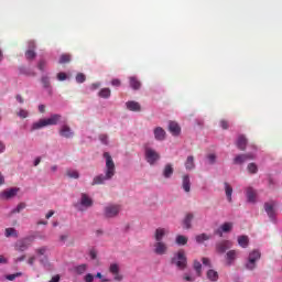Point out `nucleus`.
<instances>
[{
  "label": "nucleus",
  "mask_w": 282,
  "mask_h": 282,
  "mask_svg": "<svg viewBox=\"0 0 282 282\" xmlns=\"http://www.w3.org/2000/svg\"><path fill=\"white\" fill-rule=\"evenodd\" d=\"M104 158L106 160V170L105 174H99L93 178L91 186H98L100 184H105V182H109V180H113V175H116V163L111 158L109 152L104 153Z\"/></svg>",
  "instance_id": "obj_1"
},
{
  "label": "nucleus",
  "mask_w": 282,
  "mask_h": 282,
  "mask_svg": "<svg viewBox=\"0 0 282 282\" xmlns=\"http://www.w3.org/2000/svg\"><path fill=\"white\" fill-rule=\"evenodd\" d=\"M63 116L58 113L51 115L47 119H40L37 122H34L31 127V131H37L39 129H43V127H52L58 124Z\"/></svg>",
  "instance_id": "obj_2"
},
{
  "label": "nucleus",
  "mask_w": 282,
  "mask_h": 282,
  "mask_svg": "<svg viewBox=\"0 0 282 282\" xmlns=\"http://www.w3.org/2000/svg\"><path fill=\"white\" fill-rule=\"evenodd\" d=\"M172 265H176L178 270H186L188 265V259L186 258V251L184 249L174 253L171 260Z\"/></svg>",
  "instance_id": "obj_3"
},
{
  "label": "nucleus",
  "mask_w": 282,
  "mask_h": 282,
  "mask_svg": "<svg viewBox=\"0 0 282 282\" xmlns=\"http://www.w3.org/2000/svg\"><path fill=\"white\" fill-rule=\"evenodd\" d=\"M120 210H122V206L118 204H109L106 207H104V217L106 219H113L118 215H120Z\"/></svg>",
  "instance_id": "obj_4"
},
{
  "label": "nucleus",
  "mask_w": 282,
  "mask_h": 282,
  "mask_svg": "<svg viewBox=\"0 0 282 282\" xmlns=\"http://www.w3.org/2000/svg\"><path fill=\"white\" fill-rule=\"evenodd\" d=\"M261 259V251L253 250L249 253L248 261L246 263L247 270H254L257 268V261Z\"/></svg>",
  "instance_id": "obj_5"
},
{
  "label": "nucleus",
  "mask_w": 282,
  "mask_h": 282,
  "mask_svg": "<svg viewBox=\"0 0 282 282\" xmlns=\"http://www.w3.org/2000/svg\"><path fill=\"white\" fill-rule=\"evenodd\" d=\"M145 160L148 164L153 166L160 160V153L151 148H145Z\"/></svg>",
  "instance_id": "obj_6"
},
{
  "label": "nucleus",
  "mask_w": 282,
  "mask_h": 282,
  "mask_svg": "<svg viewBox=\"0 0 282 282\" xmlns=\"http://www.w3.org/2000/svg\"><path fill=\"white\" fill-rule=\"evenodd\" d=\"M153 252L155 254H159L160 257L166 254V252H169V245H166V242L164 241H160V242H154L153 245Z\"/></svg>",
  "instance_id": "obj_7"
},
{
  "label": "nucleus",
  "mask_w": 282,
  "mask_h": 282,
  "mask_svg": "<svg viewBox=\"0 0 282 282\" xmlns=\"http://www.w3.org/2000/svg\"><path fill=\"white\" fill-rule=\"evenodd\" d=\"M230 248H232V241L230 240H223L216 243V252L218 254H224L226 250H230Z\"/></svg>",
  "instance_id": "obj_8"
},
{
  "label": "nucleus",
  "mask_w": 282,
  "mask_h": 282,
  "mask_svg": "<svg viewBox=\"0 0 282 282\" xmlns=\"http://www.w3.org/2000/svg\"><path fill=\"white\" fill-rule=\"evenodd\" d=\"M237 257H239V251L235 249L227 251L225 254L226 265H234L235 261H237Z\"/></svg>",
  "instance_id": "obj_9"
},
{
  "label": "nucleus",
  "mask_w": 282,
  "mask_h": 282,
  "mask_svg": "<svg viewBox=\"0 0 282 282\" xmlns=\"http://www.w3.org/2000/svg\"><path fill=\"white\" fill-rule=\"evenodd\" d=\"M109 272L113 275L115 281H122V274H120V265L118 263H111Z\"/></svg>",
  "instance_id": "obj_10"
},
{
  "label": "nucleus",
  "mask_w": 282,
  "mask_h": 282,
  "mask_svg": "<svg viewBox=\"0 0 282 282\" xmlns=\"http://www.w3.org/2000/svg\"><path fill=\"white\" fill-rule=\"evenodd\" d=\"M30 243H32V240L30 238L20 240L15 245V250H18V252H25V250L30 248Z\"/></svg>",
  "instance_id": "obj_11"
},
{
  "label": "nucleus",
  "mask_w": 282,
  "mask_h": 282,
  "mask_svg": "<svg viewBox=\"0 0 282 282\" xmlns=\"http://www.w3.org/2000/svg\"><path fill=\"white\" fill-rule=\"evenodd\" d=\"M248 160H254V154L252 153L238 154L234 159V164H243V162H248Z\"/></svg>",
  "instance_id": "obj_12"
},
{
  "label": "nucleus",
  "mask_w": 282,
  "mask_h": 282,
  "mask_svg": "<svg viewBox=\"0 0 282 282\" xmlns=\"http://www.w3.org/2000/svg\"><path fill=\"white\" fill-rule=\"evenodd\" d=\"M59 135L66 139L74 138V131H72L69 126L63 124L59 129Z\"/></svg>",
  "instance_id": "obj_13"
},
{
  "label": "nucleus",
  "mask_w": 282,
  "mask_h": 282,
  "mask_svg": "<svg viewBox=\"0 0 282 282\" xmlns=\"http://www.w3.org/2000/svg\"><path fill=\"white\" fill-rule=\"evenodd\" d=\"M169 131L172 133V135L177 137L182 133V128L180 124L175 121H170L169 123Z\"/></svg>",
  "instance_id": "obj_14"
},
{
  "label": "nucleus",
  "mask_w": 282,
  "mask_h": 282,
  "mask_svg": "<svg viewBox=\"0 0 282 282\" xmlns=\"http://www.w3.org/2000/svg\"><path fill=\"white\" fill-rule=\"evenodd\" d=\"M80 206L84 208H91V206H94V199H91L89 195L83 193L80 198Z\"/></svg>",
  "instance_id": "obj_15"
},
{
  "label": "nucleus",
  "mask_w": 282,
  "mask_h": 282,
  "mask_svg": "<svg viewBox=\"0 0 282 282\" xmlns=\"http://www.w3.org/2000/svg\"><path fill=\"white\" fill-rule=\"evenodd\" d=\"M236 145H237V149H239V151H245L246 147H248V139H246V135L240 134L236 142Z\"/></svg>",
  "instance_id": "obj_16"
},
{
  "label": "nucleus",
  "mask_w": 282,
  "mask_h": 282,
  "mask_svg": "<svg viewBox=\"0 0 282 282\" xmlns=\"http://www.w3.org/2000/svg\"><path fill=\"white\" fill-rule=\"evenodd\" d=\"M154 138L160 142H162L163 140H166V131L162 129V127H156L154 129Z\"/></svg>",
  "instance_id": "obj_17"
},
{
  "label": "nucleus",
  "mask_w": 282,
  "mask_h": 282,
  "mask_svg": "<svg viewBox=\"0 0 282 282\" xmlns=\"http://www.w3.org/2000/svg\"><path fill=\"white\" fill-rule=\"evenodd\" d=\"M182 188L185 193H191V176H188V175L183 176Z\"/></svg>",
  "instance_id": "obj_18"
},
{
  "label": "nucleus",
  "mask_w": 282,
  "mask_h": 282,
  "mask_svg": "<svg viewBox=\"0 0 282 282\" xmlns=\"http://www.w3.org/2000/svg\"><path fill=\"white\" fill-rule=\"evenodd\" d=\"M126 107H127V109H129V111H141L142 110V107L140 106V104L138 101H127Z\"/></svg>",
  "instance_id": "obj_19"
},
{
  "label": "nucleus",
  "mask_w": 282,
  "mask_h": 282,
  "mask_svg": "<svg viewBox=\"0 0 282 282\" xmlns=\"http://www.w3.org/2000/svg\"><path fill=\"white\" fill-rule=\"evenodd\" d=\"M247 199L250 204H254L257 202V192L252 187L247 188Z\"/></svg>",
  "instance_id": "obj_20"
},
{
  "label": "nucleus",
  "mask_w": 282,
  "mask_h": 282,
  "mask_svg": "<svg viewBox=\"0 0 282 282\" xmlns=\"http://www.w3.org/2000/svg\"><path fill=\"white\" fill-rule=\"evenodd\" d=\"M165 235H166V229H164V228H158V229L155 230V234H154L155 242L163 241L162 239H164Z\"/></svg>",
  "instance_id": "obj_21"
},
{
  "label": "nucleus",
  "mask_w": 282,
  "mask_h": 282,
  "mask_svg": "<svg viewBox=\"0 0 282 282\" xmlns=\"http://www.w3.org/2000/svg\"><path fill=\"white\" fill-rule=\"evenodd\" d=\"M264 210L270 219H274V203H265Z\"/></svg>",
  "instance_id": "obj_22"
},
{
  "label": "nucleus",
  "mask_w": 282,
  "mask_h": 282,
  "mask_svg": "<svg viewBox=\"0 0 282 282\" xmlns=\"http://www.w3.org/2000/svg\"><path fill=\"white\" fill-rule=\"evenodd\" d=\"M129 80H130V87L134 89V91H138V89L142 87V83L139 82L138 77L132 76L129 78Z\"/></svg>",
  "instance_id": "obj_23"
},
{
  "label": "nucleus",
  "mask_w": 282,
  "mask_h": 282,
  "mask_svg": "<svg viewBox=\"0 0 282 282\" xmlns=\"http://www.w3.org/2000/svg\"><path fill=\"white\" fill-rule=\"evenodd\" d=\"M174 173L173 165L171 163L166 164L163 169V177L169 180Z\"/></svg>",
  "instance_id": "obj_24"
},
{
  "label": "nucleus",
  "mask_w": 282,
  "mask_h": 282,
  "mask_svg": "<svg viewBox=\"0 0 282 282\" xmlns=\"http://www.w3.org/2000/svg\"><path fill=\"white\" fill-rule=\"evenodd\" d=\"M194 217L195 216L191 213L186 214V216L183 220V225H184V228H186V230H189V228H192L191 223L193 221Z\"/></svg>",
  "instance_id": "obj_25"
},
{
  "label": "nucleus",
  "mask_w": 282,
  "mask_h": 282,
  "mask_svg": "<svg viewBox=\"0 0 282 282\" xmlns=\"http://www.w3.org/2000/svg\"><path fill=\"white\" fill-rule=\"evenodd\" d=\"M4 237H7V238L14 237L15 239H19V231H17L12 227L6 228L4 229Z\"/></svg>",
  "instance_id": "obj_26"
},
{
  "label": "nucleus",
  "mask_w": 282,
  "mask_h": 282,
  "mask_svg": "<svg viewBox=\"0 0 282 282\" xmlns=\"http://www.w3.org/2000/svg\"><path fill=\"white\" fill-rule=\"evenodd\" d=\"M186 171H193L195 169V158L193 155L187 156L185 161Z\"/></svg>",
  "instance_id": "obj_27"
},
{
  "label": "nucleus",
  "mask_w": 282,
  "mask_h": 282,
  "mask_svg": "<svg viewBox=\"0 0 282 282\" xmlns=\"http://www.w3.org/2000/svg\"><path fill=\"white\" fill-rule=\"evenodd\" d=\"M207 279L213 282L219 281V273L213 269L207 271Z\"/></svg>",
  "instance_id": "obj_28"
},
{
  "label": "nucleus",
  "mask_w": 282,
  "mask_h": 282,
  "mask_svg": "<svg viewBox=\"0 0 282 282\" xmlns=\"http://www.w3.org/2000/svg\"><path fill=\"white\" fill-rule=\"evenodd\" d=\"M17 193H19V188L13 187V188H10V189L4 191V192H3V196H4L7 199H12V197H15Z\"/></svg>",
  "instance_id": "obj_29"
},
{
  "label": "nucleus",
  "mask_w": 282,
  "mask_h": 282,
  "mask_svg": "<svg viewBox=\"0 0 282 282\" xmlns=\"http://www.w3.org/2000/svg\"><path fill=\"white\" fill-rule=\"evenodd\" d=\"M224 186H225L226 197H227L228 202L230 203V202H232V186H230L228 184V182H225Z\"/></svg>",
  "instance_id": "obj_30"
},
{
  "label": "nucleus",
  "mask_w": 282,
  "mask_h": 282,
  "mask_svg": "<svg viewBox=\"0 0 282 282\" xmlns=\"http://www.w3.org/2000/svg\"><path fill=\"white\" fill-rule=\"evenodd\" d=\"M238 243L240 248H246L248 243H250V240L248 239V236H239Z\"/></svg>",
  "instance_id": "obj_31"
},
{
  "label": "nucleus",
  "mask_w": 282,
  "mask_h": 282,
  "mask_svg": "<svg viewBox=\"0 0 282 282\" xmlns=\"http://www.w3.org/2000/svg\"><path fill=\"white\" fill-rule=\"evenodd\" d=\"M175 241L177 246H186V243H188V238L186 236L178 235L176 236Z\"/></svg>",
  "instance_id": "obj_32"
},
{
  "label": "nucleus",
  "mask_w": 282,
  "mask_h": 282,
  "mask_svg": "<svg viewBox=\"0 0 282 282\" xmlns=\"http://www.w3.org/2000/svg\"><path fill=\"white\" fill-rule=\"evenodd\" d=\"M99 98H111V89L109 88H102L99 93H98Z\"/></svg>",
  "instance_id": "obj_33"
},
{
  "label": "nucleus",
  "mask_w": 282,
  "mask_h": 282,
  "mask_svg": "<svg viewBox=\"0 0 282 282\" xmlns=\"http://www.w3.org/2000/svg\"><path fill=\"white\" fill-rule=\"evenodd\" d=\"M66 175L70 177V180H78V177H80V174L76 170H67Z\"/></svg>",
  "instance_id": "obj_34"
},
{
  "label": "nucleus",
  "mask_w": 282,
  "mask_h": 282,
  "mask_svg": "<svg viewBox=\"0 0 282 282\" xmlns=\"http://www.w3.org/2000/svg\"><path fill=\"white\" fill-rule=\"evenodd\" d=\"M24 56L26 61H34V58H36V52H34L33 50H26Z\"/></svg>",
  "instance_id": "obj_35"
},
{
  "label": "nucleus",
  "mask_w": 282,
  "mask_h": 282,
  "mask_svg": "<svg viewBox=\"0 0 282 282\" xmlns=\"http://www.w3.org/2000/svg\"><path fill=\"white\" fill-rule=\"evenodd\" d=\"M76 274H85L87 272V264H79L75 267Z\"/></svg>",
  "instance_id": "obj_36"
},
{
  "label": "nucleus",
  "mask_w": 282,
  "mask_h": 282,
  "mask_svg": "<svg viewBox=\"0 0 282 282\" xmlns=\"http://www.w3.org/2000/svg\"><path fill=\"white\" fill-rule=\"evenodd\" d=\"M220 230L221 232H230V230H232V223H224L220 226Z\"/></svg>",
  "instance_id": "obj_37"
},
{
  "label": "nucleus",
  "mask_w": 282,
  "mask_h": 282,
  "mask_svg": "<svg viewBox=\"0 0 282 282\" xmlns=\"http://www.w3.org/2000/svg\"><path fill=\"white\" fill-rule=\"evenodd\" d=\"M208 239H210V236H208L206 234H200V235L196 236L197 243H204V241H208Z\"/></svg>",
  "instance_id": "obj_38"
},
{
  "label": "nucleus",
  "mask_w": 282,
  "mask_h": 282,
  "mask_svg": "<svg viewBox=\"0 0 282 282\" xmlns=\"http://www.w3.org/2000/svg\"><path fill=\"white\" fill-rule=\"evenodd\" d=\"M72 61V55L69 54H63L59 57V64L65 65V63H69Z\"/></svg>",
  "instance_id": "obj_39"
},
{
  "label": "nucleus",
  "mask_w": 282,
  "mask_h": 282,
  "mask_svg": "<svg viewBox=\"0 0 282 282\" xmlns=\"http://www.w3.org/2000/svg\"><path fill=\"white\" fill-rule=\"evenodd\" d=\"M194 270L196 271L197 276H202V262L195 260Z\"/></svg>",
  "instance_id": "obj_40"
},
{
  "label": "nucleus",
  "mask_w": 282,
  "mask_h": 282,
  "mask_svg": "<svg viewBox=\"0 0 282 282\" xmlns=\"http://www.w3.org/2000/svg\"><path fill=\"white\" fill-rule=\"evenodd\" d=\"M41 83H42V85H43V87H44L45 89H50V86H51V84H50V77L43 76V77L41 78Z\"/></svg>",
  "instance_id": "obj_41"
},
{
  "label": "nucleus",
  "mask_w": 282,
  "mask_h": 282,
  "mask_svg": "<svg viewBox=\"0 0 282 282\" xmlns=\"http://www.w3.org/2000/svg\"><path fill=\"white\" fill-rule=\"evenodd\" d=\"M249 173H257L259 171V167H257V164L254 163H249L248 166H247Z\"/></svg>",
  "instance_id": "obj_42"
},
{
  "label": "nucleus",
  "mask_w": 282,
  "mask_h": 282,
  "mask_svg": "<svg viewBox=\"0 0 282 282\" xmlns=\"http://www.w3.org/2000/svg\"><path fill=\"white\" fill-rule=\"evenodd\" d=\"M17 116L19 118L25 119L28 118V116H30V112H28V110L25 109H20V111L17 112Z\"/></svg>",
  "instance_id": "obj_43"
},
{
  "label": "nucleus",
  "mask_w": 282,
  "mask_h": 282,
  "mask_svg": "<svg viewBox=\"0 0 282 282\" xmlns=\"http://www.w3.org/2000/svg\"><path fill=\"white\" fill-rule=\"evenodd\" d=\"M45 67H47V62L45 59H41L37 63V68L40 69V72H45Z\"/></svg>",
  "instance_id": "obj_44"
},
{
  "label": "nucleus",
  "mask_w": 282,
  "mask_h": 282,
  "mask_svg": "<svg viewBox=\"0 0 282 282\" xmlns=\"http://www.w3.org/2000/svg\"><path fill=\"white\" fill-rule=\"evenodd\" d=\"M24 208H25V203H20V204L17 206V208L12 209L11 213L14 215V214H17V213H21V210H24Z\"/></svg>",
  "instance_id": "obj_45"
},
{
  "label": "nucleus",
  "mask_w": 282,
  "mask_h": 282,
  "mask_svg": "<svg viewBox=\"0 0 282 282\" xmlns=\"http://www.w3.org/2000/svg\"><path fill=\"white\" fill-rule=\"evenodd\" d=\"M85 80H86L85 74L78 73V74L76 75V82H77V83H85Z\"/></svg>",
  "instance_id": "obj_46"
},
{
  "label": "nucleus",
  "mask_w": 282,
  "mask_h": 282,
  "mask_svg": "<svg viewBox=\"0 0 282 282\" xmlns=\"http://www.w3.org/2000/svg\"><path fill=\"white\" fill-rule=\"evenodd\" d=\"M21 274H22L21 272L9 274V275H7V280L8 281H14V279L21 276Z\"/></svg>",
  "instance_id": "obj_47"
},
{
  "label": "nucleus",
  "mask_w": 282,
  "mask_h": 282,
  "mask_svg": "<svg viewBox=\"0 0 282 282\" xmlns=\"http://www.w3.org/2000/svg\"><path fill=\"white\" fill-rule=\"evenodd\" d=\"M99 140L102 144H108L109 137L107 134H100Z\"/></svg>",
  "instance_id": "obj_48"
},
{
  "label": "nucleus",
  "mask_w": 282,
  "mask_h": 282,
  "mask_svg": "<svg viewBox=\"0 0 282 282\" xmlns=\"http://www.w3.org/2000/svg\"><path fill=\"white\" fill-rule=\"evenodd\" d=\"M84 281H85V282H94V274L87 273V274L84 276Z\"/></svg>",
  "instance_id": "obj_49"
},
{
  "label": "nucleus",
  "mask_w": 282,
  "mask_h": 282,
  "mask_svg": "<svg viewBox=\"0 0 282 282\" xmlns=\"http://www.w3.org/2000/svg\"><path fill=\"white\" fill-rule=\"evenodd\" d=\"M207 160H209V164H215V162L217 160V155L209 154V155H207Z\"/></svg>",
  "instance_id": "obj_50"
},
{
  "label": "nucleus",
  "mask_w": 282,
  "mask_h": 282,
  "mask_svg": "<svg viewBox=\"0 0 282 282\" xmlns=\"http://www.w3.org/2000/svg\"><path fill=\"white\" fill-rule=\"evenodd\" d=\"M28 47H29L28 50H33L34 52V50H36V43L34 41H29Z\"/></svg>",
  "instance_id": "obj_51"
},
{
  "label": "nucleus",
  "mask_w": 282,
  "mask_h": 282,
  "mask_svg": "<svg viewBox=\"0 0 282 282\" xmlns=\"http://www.w3.org/2000/svg\"><path fill=\"white\" fill-rule=\"evenodd\" d=\"M57 80H67V74L58 73L57 74Z\"/></svg>",
  "instance_id": "obj_52"
},
{
  "label": "nucleus",
  "mask_w": 282,
  "mask_h": 282,
  "mask_svg": "<svg viewBox=\"0 0 282 282\" xmlns=\"http://www.w3.org/2000/svg\"><path fill=\"white\" fill-rule=\"evenodd\" d=\"M37 254H45L47 252V247H41L40 249H36Z\"/></svg>",
  "instance_id": "obj_53"
},
{
  "label": "nucleus",
  "mask_w": 282,
  "mask_h": 282,
  "mask_svg": "<svg viewBox=\"0 0 282 282\" xmlns=\"http://www.w3.org/2000/svg\"><path fill=\"white\" fill-rule=\"evenodd\" d=\"M203 265H207L208 268H210V259L208 258H203L202 259Z\"/></svg>",
  "instance_id": "obj_54"
},
{
  "label": "nucleus",
  "mask_w": 282,
  "mask_h": 282,
  "mask_svg": "<svg viewBox=\"0 0 282 282\" xmlns=\"http://www.w3.org/2000/svg\"><path fill=\"white\" fill-rule=\"evenodd\" d=\"M111 85H112L113 87H120L121 82H120V79H112V80H111Z\"/></svg>",
  "instance_id": "obj_55"
},
{
  "label": "nucleus",
  "mask_w": 282,
  "mask_h": 282,
  "mask_svg": "<svg viewBox=\"0 0 282 282\" xmlns=\"http://www.w3.org/2000/svg\"><path fill=\"white\" fill-rule=\"evenodd\" d=\"M220 127H221V129H228V122L226 121V120H220Z\"/></svg>",
  "instance_id": "obj_56"
},
{
  "label": "nucleus",
  "mask_w": 282,
  "mask_h": 282,
  "mask_svg": "<svg viewBox=\"0 0 282 282\" xmlns=\"http://www.w3.org/2000/svg\"><path fill=\"white\" fill-rule=\"evenodd\" d=\"M15 99L18 100V102H20V105H23L25 102V99H23L21 95H17Z\"/></svg>",
  "instance_id": "obj_57"
},
{
  "label": "nucleus",
  "mask_w": 282,
  "mask_h": 282,
  "mask_svg": "<svg viewBox=\"0 0 282 282\" xmlns=\"http://www.w3.org/2000/svg\"><path fill=\"white\" fill-rule=\"evenodd\" d=\"M99 87H100V83H95V84H91L90 89L93 91H96V89H98Z\"/></svg>",
  "instance_id": "obj_58"
},
{
  "label": "nucleus",
  "mask_w": 282,
  "mask_h": 282,
  "mask_svg": "<svg viewBox=\"0 0 282 282\" xmlns=\"http://www.w3.org/2000/svg\"><path fill=\"white\" fill-rule=\"evenodd\" d=\"M183 279H184V281H188V282H193V281H195V279L194 278H192L191 275H188V274H185L184 276H183Z\"/></svg>",
  "instance_id": "obj_59"
},
{
  "label": "nucleus",
  "mask_w": 282,
  "mask_h": 282,
  "mask_svg": "<svg viewBox=\"0 0 282 282\" xmlns=\"http://www.w3.org/2000/svg\"><path fill=\"white\" fill-rule=\"evenodd\" d=\"M34 261H36L35 257L29 258V260H28L29 265H34Z\"/></svg>",
  "instance_id": "obj_60"
},
{
  "label": "nucleus",
  "mask_w": 282,
  "mask_h": 282,
  "mask_svg": "<svg viewBox=\"0 0 282 282\" xmlns=\"http://www.w3.org/2000/svg\"><path fill=\"white\" fill-rule=\"evenodd\" d=\"M61 281V275H54L50 282H58Z\"/></svg>",
  "instance_id": "obj_61"
},
{
  "label": "nucleus",
  "mask_w": 282,
  "mask_h": 282,
  "mask_svg": "<svg viewBox=\"0 0 282 282\" xmlns=\"http://www.w3.org/2000/svg\"><path fill=\"white\" fill-rule=\"evenodd\" d=\"M39 111H40V113H45V105H40Z\"/></svg>",
  "instance_id": "obj_62"
},
{
  "label": "nucleus",
  "mask_w": 282,
  "mask_h": 282,
  "mask_svg": "<svg viewBox=\"0 0 282 282\" xmlns=\"http://www.w3.org/2000/svg\"><path fill=\"white\" fill-rule=\"evenodd\" d=\"M54 217V210H50L47 214H46V219H50Z\"/></svg>",
  "instance_id": "obj_63"
},
{
  "label": "nucleus",
  "mask_w": 282,
  "mask_h": 282,
  "mask_svg": "<svg viewBox=\"0 0 282 282\" xmlns=\"http://www.w3.org/2000/svg\"><path fill=\"white\" fill-rule=\"evenodd\" d=\"M97 254H96V251L91 250L90 251V259H96Z\"/></svg>",
  "instance_id": "obj_64"
}]
</instances>
